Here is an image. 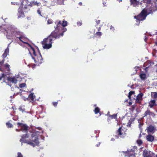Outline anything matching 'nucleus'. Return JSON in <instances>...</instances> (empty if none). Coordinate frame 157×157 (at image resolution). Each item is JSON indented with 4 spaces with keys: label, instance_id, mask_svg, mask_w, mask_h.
<instances>
[{
    "label": "nucleus",
    "instance_id": "26",
    "mask_svg": "<svg viewBox=\"0 0 157 157\" xmlns=\"http://www.w3.org/2000/svg\"><path fill=\"white\" fill-rule=\"evenodd\" d=\"M6 125L8 128H11L13 127V124L10 122H7L6 123Z\"/></svg>",
    "mask_w": 157,
    "mask_h": 157
},
{
    "label": "nucleus",
    "instance_id": "44",
    "mask_svg": "<svg viewBox=\"0 0 157 157\" xmlns=\"http://www.w3.org/2000/svg\"><path fill=\"white\" fill-rule=\"evenodd\" d=\"M37 13L40 15V16H42V15L41 14V12L40 10L39 9H38L37 10Z\"/></svg>",
    "mask_w": 157,
    "mask_h": 157
},
{
    "label": "nucleus",
    "instance_id": "3",
    "mask_svg": "<svg viewBox=\"0 0 157 157\" xmlns=\"http://www.w3.org/2000/svg\"><path fill=\"white\" fill-rule=\"evenodd\" d=\"M56 24L57 25L56 27H55V30L51 33L49 36L53 39H55L59 38L61 36H63V33H61L58 34V33L60 29H59V26L61 24V21L59 22H55Z\"/></svg>",
    "mask_w": 157,
    "mask_h": 157
},
{
    "label": "nucleus",
    "instance_id": "19",
    "mask_svg": "<svg viewBox=\"0 0 157 157\" xmlns=\"http://www.w3.org/2000/svg\"><path fill=\"white\" fill-rule=\"evenodd\" d=\"M17 37L24 44H28L29 46L30 47V46L29 45L30 44L24 41L25 40V38L22 35H21L19 36H17Z\"/></svg>",
    "mask_w": 157,
    "mask_h": 157
},
{
    "label": "nucleus",
    "instance_id": "31",
    "mask_svg": "<svg viewBox=\"0 0 157 157\" xmlns=\"http://www.w3.org/2000/svg\"><path fill=\"white\" fill-rule=\"evenodd\" d=\"M146 0H143L144 2H146L147 4H150L151 3V0H147L146 2H145Z\"/></svg>",
    "mask_w": 157,
    "mask_h": 157
},
{
    "label": "nucleus",
    "instance_id": "22",
    "mask_svg": "<svg viewBox=\"0 0 157 157\" xmlns=\"http://www.w3.org/2000/svg\"><path fill=\"white\" fill-rule=\"evenodd\" d=\"M61 24L59 26V28L60 29V27H64L67 25V21H63L62 22L61 21Z\"/></svg>",
    "mask_w": 157,
    "mask_h": 157
},
{
    "label": "nucleus",
    "instance_id": "62",
    "mask_svg": "<svg viewBox=\"0 0 157 157\" xmlns=\"http://www.w3.org/2000/svg\"><path fill=\"white\" fill-rule=\"evenodd\" d=\"M3 82H5V81L4 80Z\"/></svg>",
    "mask_w": 157,
    "mask_h": 157
},
{
    "label": "nucleus",
    "instance_id": "8",
    "mask_svg": "<svg viewBox=\"0 0 157 157\" xmlns=\"http://www.w3.org/2000/svg\"><path fill=\"white\" fill-rule=\"evenodd\" d=\"M146 130L148 134H153L156 130V128L155 126L150 124L147 127Z\"/></svg>",
    "mask_w": 157,
    "mask_h": 157
},
{
    "label": "nucleus",
    "instance_id": "50",
    "mask_svg": "<svg viewBox=\"0 0 157 157\" xmlns=\"http://www.w3.org/2000/svg\"><path fill=\"white\" fill-rule=\"evenodd\" d=\"M103 4L104 6H106V4L105 2H103Z\"/></svg>",
    "mask_w": 157,
    "mask_h": 157
},
{
    "label": "nucleus",
    "instance_id": "51",
    "mask_svg": "<svg viewBox=\"0 0 157 157\" xmlns=\"http://www.w3.org/2000/svg\"><path fill=\"white\" fill-rule=\"evenodd\" d=\"M101 27H99V28H98V31H100V30H101Z\"/></svg>",
    "mask_w": 157,
    "mask_h": 157
},
{
    "label": "nucleus",
    "instance_id": "30",
    "mask_svg": "<svg viewBox=\"0 0 157 157\" xmlns=\"http://www.w3.org/2000/svg\"><path fill=\"white\" fill-rule=\"evenodd\" d=\"M117 115L116 114H113L112 115H109V117H111L112 119H115L117 117Z\"/></svg>",
    "mask_w": 157,
    "mask_h": 157
},
{
    "label": "nucleus",
    "instance_id": "39",
    "mask_svg": "<svg viewBox=\"0 0 157 157\" xmlns=\"http://www.w3.org/2000/svg\"><path fill=\"white\" fill-rule=\"evenodd\" d=\"M53 22V21L52 20L48 19L47 21V24H50L52 23Z\"/></svg>",
    "mask_w": 157,
    "mask_h": 157
},
{
    "label": "nucleus",
    "instance_id": "17",
    "mask_svg": "<svg viewBox=\"0 0 157 157\" xmlns=\"http://www.w3.org/2000/svg\"><path fill=\"white\" fill-rule=\"evenodd\" d=\"M146 139L149 142L157 141V139H154V136L151 134H148L146 136Z\"/></svg>",
    "mask_w": 157,
    "mask_h": 157
},
{
    "label": "nucleus",
    "instance_id": "33",
    "mask_svg": "<svg viewBox=\"0 0 157 157\" xmlns=\"http://www.w3.org/2000/svg\"><path fill=\"white\" fill-rule=\"evenodd\" d=\"M101 35H102V33L101 32H97L95 33L96 35L97 36H100Z\"/></svg>",
    "mask_w": 157,
    "mask_h": 157
},
{
    "label": "nucleus",
    "instance_id": "45",
    "mask_svg": "<svg viewBox=\"0 0 157 157\" xmlns=\"http://www.w3.org/2000/svg\"><path fill=\"white\" fill-rule=\"evenodd\" d=\"M33 3L34 4V5H36L37 6H39V3L37 2L36 1L34 2H33Z\"/></svg>",
    "mask_w": 157,
    "mask_h": 157
},
{
    "label": "nucleus",
    "instance_id": "14",
    "mask_svg": "<svg viewBox=\"0 0 157 157\" xmlns=\"http://www.w3.org/2000/svg\"><path fill=\"white\" fill-rule=\"evenodd\" d=\"M52 40L53 39L49 36L47 38L44 39L42 42L45 43H50L52 44Z\"/></svg>",
    "mask_w": 157,
    "mask_h": 157
},
{
    "label": "nucleus",
    "instance_id": "34",
    "mask_svg": "<svg viewBox=\"0 0 157 157\" xmlns=\"http://www.w3.org/2000/svg\"><path fill=\"white\" fill-rule=\"evenodd\" d=\"M5 61V58H3V59L1 61H0V66H1V65L4 64H3L4 63Z\"/></svg>",
    "mask_w": 157,
    "mask_h": 157
},
{
    "label": "nucleus",
    "instance_id": "9",
    "mask_svg": "<svg viewBox=\"0 0 157 157\" xmlns=\"http://www.w3.org/2000/svg\"><path fill=\"white\" fill-rule=\"evenodd\" d=\"M36 96L34 95L33 93H32L30 94L27 98H26V99L24 100L25 101L26 100L29 101L32 103H33L36 101Z\"/></svg>",
    "mask_w": 157,
    "mask_h": 157
},
{
    "label": "nucleus",
    "instance_id": "4",
    "mask_svg": "<svg viewBox=\"0 0 157 157\" xmlns=\"http://www.w3.org/2000/svg\"><path fill=\"white\" fill-rule=\"evenodd\" d=\"M127 131V128H124L123 126L120 127L115 132L116 136L117 138L120 137L121 138L124 139L127 135L126 133Z\"/></svg>",
    "mask_w": 157,
    "mask_h": 157
},
{
    "label": "nucleus",
    "instance_id": "61",
    "mask_svg": "<svg viewBox=\"0 0 157 157\" xmlns=\"http://www.w3.org/2000/svg\"><path fill=\"white\" fill-rule=\"evenodd\" d=\"M18 18H19V17H20V16H18Z\"/></svg>",
    "mask_w": 157,
    "mask_h": 157
},
{
    "label": "nucleus",
    "instance_id": "12",
    "mask_svg": "<svg viewBox=\"0 0 157 157\" xmlns=\"http://www.w3.org/2000/svg\"><path fill=\"white\" fill-rule=\"evenodd\" d=\"M143 155L144 157H152L153 153L150 151L144 150L143 151Z\"/></svg>",
    "mask_w": 157,
    "mask_h": 157
},
{
    "label": "nucleus",
    "instance_id": "23",
    "mask_svg": "<svg viewBox=\"0 0 157 157\" xmlns=\"http://www.w3.org/2000/svg\"><path fill=\"white\" fill-rule=\"evenodd\" d=\"M140 77L141 79L144 80L146 78V75L144 73H141L140 75Z\"/></svg>",
    "mask_w": 157,
    "mask_h": 157
},
{
    "label": "nucleus",
    "instance_id": "10",
    "mask_svg": "<svg viewBox=\"0 0 157 157\" xmlns=\"http://www.w3.org/2000/svg\"><path fill=\"white\" fill-rule=\"evenodd\" d=\"M7 84L10 86H11V83H16L17 81V79L14 77H7Z\"/></svg>",
    "mask_w": 157,
    "mask_h": 157
},
{
    "label": "nucleus",
    "instance_id": "32",
    "mask_svg": "<svg viewBox=\"0 0 157 157\" xmlns=\"http://www.w3.org/2000/svg\"><path fill=\"white\" fill-rule=\"evenodd\" d=\"M60 29L62 30V33H63L67 30V29L66 28H64V27H60Z\"/></svg>",
    "mask_w": 157,
    "mask_h": 157
},
{
    "label": "nucleus",
    "instance_id": "53",
    "mask_svg": "<svg viewBox=\"0 0 157 157\" xmlns=\"http://www.w3.org/2000/svg\"><path fill=\"white\" fill-rule=\"evenodd\" d=\"M13 120H15V121H16V120H17V118H15V117H13Z\"/></svg>",
    "mask_w": 157,
    "mask_h": 157
},
{
    "label": "nucleus",
    "instance_id": "46",
    "mask_svg": "<svg viewBox=\"0 0 157 157\" xmlns=\"http://www.w3.org/2000/svg\"><path fill=\"white\" fill-rule=\"evenodd\" d=\"M100 21H101L100 20H97L96 21L97 24L96 25H98V24H99L100 22Z\"/></svg>",
    "mask_w": 157,
    "mask_h": 157
},
{
    "label": "nucleus",
    "instance_id": "54",
    "mask_svg": "<svg viewBox=\"0 0 157 157\" xmlns=\"http://www.w3.org/2000/svg\"><path fill=\"white\" fill-rule=\"evenodd\" d=\"M78 4L80 6H81L82 5V3L81 2H80Z\"/></svg>",
    "mask_w": 157,
    "mask_h": 157
},
{
    "label": "nucleus",
    "instance_id": "15",
    "mask_svg": "<svg viewBox=\"0 0 157 157\" xmlns=\"http://www.w3.org/2000/svg\"><path fill=\"white\" fill-rule=\"evenodd\" d=\"M145 9L147 12V15H148L152 13L153 12L156 10L155 8H154L151 6L149 8Z\"/></svg>",
    "mask_w": 157,
    "mask_h": 157
},
{
    "label": "nucleus",
    "instance_id": "21",
    "mask_svg": "<svg viewBox=\"0 0 157 157\" xmlns=\"http://www.w3.org/2000/svg\"><path fill=\"white\" fill-rule=\"evenodd\" d=\"M94 111V112L95 114H97L99 113L100 116H101V115L100 109L98 107H95Z\"/></svg>",
    "mask_w": 157,
    "mask_h": 157
},
{
    "label": "nucleus",
    "instance_id": "56",
    "mask_svg": "<svg viewBox=\"0 0 157 157\" xmlns=\"http://www.w3.org/2000/svg\"><path fill=\"white\" fill-rule=\"evenodd\" d=\"M114 140V139L113 138H112L111 139V140Z\"/></svg>",
    "mask_w": 157,
    "mask_h": 157
},
{
    "label": "nucleus",
    "instance_id": "38",
    "mask_svg": "<svg viewBox=\"0 0 157 157\" xmlns=\"http://www.w3.org/2000/svg\"><path fill=\"white\" fill-rule=\"evenodd\" d=\"M52 105H53L56 107L57 106L58 104V103L57 102H53L52 103Z\"/></svg>",
    "mask_w": 157,
    "mask_h": 157
},
{
    "label": "nucleus",
    "instance_id": "47",
    "mask_svg": "<svg viewBox=\"0 0 157 157\" xmlns=\"http://www.w3.org/2000/svg\"><path fill=\"white\" fill-rule=\"evenodd\" d=\"M143 124H142L141 123H140L139 125V127L140 129L141 128H142V126Z\"/></svg>",
    "mask_w": 157,
    "mask_h": 157
},
{
    "label": "nucleus",
    "instance_id": "25",
    "mask_svg": "<svg viewBox=\"0 0 157 157\" xmlns=\"http://www.w3.org/2000/svg\"><path fill=\"white\" fill-rule=\"evenodd\" d=\"M151 95L154 98H157V92H153L151 93Z\"/></svg>",
    "mask_w": 157,
    "mask_h": 157
},
{
    "label": "nucleus",
    "instance_id": "27",
    "mask_svg": "<svg viewBox=\"0 0 157 157\" xmlns=\"http://www.w3.org/2000/svg\"><path fill=\"white\" fill-rule=\"evenodd\" d=\"M137 142L139 146H140L141 144H142L143 142L142 140H137Z\"/></svg>",
    "mask_w": 157,
    "mask_h": 157
},
{
    "label": "nucleus",
    "instance_id": "57",
    "mask_svg": "<svg viewBox=\"0 0 157 157\" xmlns=\"http://www.w3.org/2000/svg\"><path fill=\"white\" fill-rule=\"evenodd\" d=\"M148 68V67H146L145 68V69L146 70V69H147Z\"/></svg>",
    "mask_w": 157,
    "mask_h": 157
},
{
    "label": "nucleus",
    "instance_id": "40",
    "mask_svg": "<svg viewBox=\"0 0 157 157\" xmlns=\"http://www.w3.org/2000/svg\"><path fill=\"white\" fill-rule=\"evenodd\" d=\"M4 32V29L2 26H0V33Z\"/></svg>",
    "mask_w": 157,
    "mask_h": 157
},
{
    "label": "nucleus",
    "instance_id": "58",
    "mask_svg": "<svg viewBox=\"0 0 157 157\" xmlns=\"http://www.w3.org/2000/svg\"><path fill=\"white\" fill-rule=\"evenodd\" d=\"M32 67L33 68H34V67H33V66H32Z\"/></svg>",
    "mask_w": 157,
    "mask_h": 157
},
{
    "label": "nucleus",
    "instance_id": "20",
    "mask_svg": "<svg viewBox=\"0 0 157 157\" xmlns=\"http://www.w3.org/2000/svg\"><path fill=\"white\" fill-rule=\"evenodd\" d=\"M9 49L8 47L5 50L4 53L3 54L2 56L3 58H6L9 54Z\"/></svg>",
    "mask_w": 157,
    "mask_h": 157
},
{
    "label": "nucleus",
    "instance_id": "11",
    "mask_svg": "<svg viewBox=\"0 0 157 157\" xmlns=\"http://www.w3.org/2000/svg\"><path fill=\"white\" fill-rule=\"evenodd\" d=\"M148 116L154 117L155 116V113L151 111L150 109H148L144 113V117H147Z\"/></svg>",
    "mask_w": 157,
    "mask_h": 157
},
{
    "label": "nucleus",
    "instance_id": "7",
    "mask_svg": "<svg viewBox=\"0 0 157 157\" xmlns=\"http://www.w3.org/2000/svg\"><path fill=\"white\" fill-rule=\"evenodd\" d=\"M17 124L18 127H20L21 128V131H25L26 132H28L29 127L26 124L18 122Z\"/></svg>",
    "mask_w": 157,
    "mask_h": 157
},
{
    "label": "nucleus",
    "instance_id": "18",
    "mask_svg": "<svg viewBox=\"0 0 157 157\" xmlns=\"http://www.w3.org/2000/svg\"><path fill=\"white\" fill-rule=\"evenodd\" d=\"M43 48L44 49H49L52 47V44L50 43H45L42 42Z\"/></svg>",
    "mask_w": 157,
    "mask_h": 157
},
{
    "label": "nucleus",
    "instance_id": "36",
    "mask_svg": "<svg viewBox=\"0 0 157 157\" xmlns=\"http://www.w3.org/2000/svg\"><path fill=\"white\" fill-rule=\"evenodd\" d=\"M154 47V50H155V51H157V42H155Z\"/></svg>",
    "mask_w": 157,
    "mask_h": 157
},
{
    "label": "nucleus",
    "instance_id": "52",
    "mask_svg": "<svg viewBox=\"0 0 157 157\" xmlns=\"http://www.w3.org/2000/svg\"><path fill=\"white\" fill-rule=\"evenodd\" d=\"M101 143L99 142V143L97 144L96 145V146L97 147H98L100 144Z\"/></svg>",
    "mask_w": 157,
    "mask_h": 157
},
{
    "label": "nucleus",
    "instance_id": "6",
    "mask_svg": "<svg viewBox=\"0 0 157 157\" xmlns=\"http://www.w3.org/2000/svg\"><path fill=\"white\" fill-rule=\"evenodd\" d=\"M10 70V65L8 63L0 66V71L7 75L9 74Z\"/></svg>",
    "mask_w": 157,
    "mask_h": 157
},
{
    "label": "nucleus",
    "instance_id": "41",
    "mask_svg": "<svg viewBox=\"0 0 157 157\" xmlns=\"http://www.w3.org/2000/svg\"><path fill=\"white\" fill-rule=\"evenodd\" d=\"M141 100H140V99H136V103H138L139 104H140L141 102L140 101H141Z\"/></svg>",
    "mask_w": 157,
    "mask_h": 157
},
{
    "label": "nucleus",
    "instance_id": "29",
    "mask_svg": "<svg viewBox=\"0 0 157 157\" xmlns=\"http://www.w3.org/2000/svg\"><path fill=\"white\" fill-rule=\"evenodd\" d=\"M26 85V84L25 83H21L19 85V87L21 88H22L25 87Z\"/></svg>",
    "mask_w": 157,
    "mask_h": 157
},
{
    "label": "nucleus",
    "instance_id": "48",
    "mask_svg": "<svg viewBox=\"0 0 157 157\" xmlns=\"http://www.w3.org/2000/svg\"><path fill=\"white\" fill-rule=\"evenodd\" d=\"M156 2H157L155 3V9H156V10H157V0H156Z\"/></svg>",
    "mask_w": 157,
    "mask_h": 157
},
{
    "label": "nucleus",
    "instance_id": "1",
    "mask_svg": "<svg viewBox=\"0 0 157 157\" xmlns=\"http://www.w3.org/2000/svg\"><path fill=\"white\" fill-rule=\"evenodd\" d=\"M39 133L40 132L38 131L34 132L31 135V136L29 137L27 134L23 135L20 141H22L24 143L34 147L39 143L38 138V135Z\"/></svg>",
    "mask_w": 157,
    "mask_h": 157
},
{
    "label": "nucleus",
    "instance_id": "42",
    "mask_svg": "<svg viewBox=\"0 0 157 157\" xmlns=\"http://www.w3.org/2000/svg\"><path fill=\"white\" fill-rule=\"evenodd\" d=\"M77 25L78 26H80L82 25V22H78L77 23Z\"/></svg>",
    "mask_w": 157,
    "mask_h": 157
},
{
    "label": "nucleus",
    "instance_id": "13",
    "mask_svg": "<svg viewBox=\"0 0 157 157\" xmlns=\"http://www.w3.org/2000/svg\"><path fill=\"white\" fill-rule=\"evenodd\" d=\"M148 106L150 108H153L154 106L157 105L156 100L155 99L151 100L148 102Z\"/></svg>",
    "mask_w": 157,
    "mask_h": 157
},
{
    "label": "nucleus",
    "instance_id": "37",
    "mask_svg": "<svg viewBox=\"0 0 157 157\" xmlns=\"http://www.w3.org/2000/svg\"><path fill=\"white\" fill-rule=\"evenodd\" d=\"M17 157H23V156L21 152H18L17 153Z\"/></svg>",
    "mask_w": 157,
    "mask_h": 157
},
{
    "label": "nucleus",
    "instance_id": "28",
    "mask_svg": "<svg viewBox=\"0 0 157 157\" xmlns=\"http://www.w3.org/2000/svg\"><path fill=\"white\" fill-rule=\"evenodd\" d=\"M134 93V91H131L129 92V93H128V98H129V99H131V96L132 94H133Z\"/></svg>",
    "mask_w": 157,
    "mask_h": 157
},
{
    "label": "nucleus",
    "instance_id": "63",
    "mask_svg": "<svg viewBox=\"0 0 157 157\" xmlns=\"http://www.w3.org/2000/svg\"><path fill=\"white\" fill-rule=\"evenodd\" d=\"M156 157H157V155H156Z\"/></svg>",
    "mask_w": 157,
    "mask_h": 157
},
{
    "label": "nucleus",
    "instance_id": "24",
    "mask_svg": "<svg viewBox=\"0 0 157 157\" xmlns=\"http://www.w3.org/2000/svg\"><path fill=\"white\" fill-rule=\"evenodd\" d=\"M143 95V93H140L136 97V98L140 99V100H142V97Z\"/></svg>",
    "mask_w": 157,
    "mask_h": 157
},
{
    "label": "nucleus",
    "instance_id": "43",
    "mask_svg": "<svg viewBox=\"0 0 157 157\" xmlns=\"http://www.w3.org/2000/svg\"><path fill=\"white\" fill-rule=\"evenodd\" d=\"M110 29L112 31H113L114 30H115L114 27H113L112 25H111L110 27Z\"/></svg>",
    "mask_w": 157,
    "mask_h": 157
},
{
    "label": "nucleus",
    "instance_id": "55",
    "mask_svg": "<svg viewBox=\"0 0 157 157\" xmlns=\"http://www.w3.org/2000/svg\"><path fill=\"white\" fill-rule=\"evenodd\" d=\"M129 104H130V105H131L132 104L131 102H129Z\"/></svg>",
    "mask_w": 157,
    "mask_h": 157
},
{
    "label": "nucleus",
    "instance_id": "2",
    "mask_svg": "<svg viewBox=\"0 0 157 157\" xmlns=\"http://www.w3.org/2000/svg\"><path fill=\"white\" fill-rule=\"evenodd\" d=\"M29 45L30 46L33 53V56H32V58L34 60L36 65L39 66L43 62V59L39 49L38 48L37 51L36 52L34 48L31 45Z\"/></svg>",
    "mask_w": 157,
    "mask_h": 157
},
{
    "label": "nucleus",
    "instance_id": "60",
    "mask_svg": "<svg viewBox=\"0 0 157 157\" xmlns=\"http://www.w3.org/2000/svg\"><path fill=\"white\" fill-rule=\"evenodd\" d=\"M155 66L157 68V65H156Z\"/></svg>",
    "mask_w": 157,
    "mask_h": 157
},
{
    "label": "nucleus",
    "instance_id": "5",
    "mask_svg": "<svg viewBox=\"0 0 157 157\" xmlns=\"http://www.w3.org/2000/svg\"><path fill=\"white\" fill-rule=\"evenodd\" d=\"M145 9H144L138 15L134 16V18L139 21H143L146 19L148 15Z\"/></svg>",
    "mask_w": 157,
    "mask_h": 157
},
{
    "label": "nucleus",
    "instance_id": "16",
    "mask_svg": "<svg viewBox=\"0 0 157 157\" xmlns=\"http://www.w3.org/2000/svg\"><path fill=\"white\" fill-rule=\"evenodd\" d=\"M130 4L133 7H136L140 4V2L137 0H130Z\"/></svg>",
    "mask_w": 157,
    "mask_h": 157
},
{
    "label": "nucleus",
    "instance_id": "49",
    "mask_svg": "<svg viewBox=\"0 0 157 157\" xmlns=\"http://www.w3.org/2000/svg\"><path fill=\"white\" fill-rule=\"evenodd\" d=\"M15 130L17 132H19L21 131V129H16Z\"/></svg>",
    "mask_w": 157,
    "mask_h": 157
},
{
    "label": "nucleus",
    "instance_id": "35",
    "mask_svg": "<svg viewBox=\"0 0 157 157\" xmlns=\"http://www.w3.org/2000/svg\"><path fill=\"white\" fill-rule=\"evenodd\" d=\"M6 75H5L3 73L1 75H0V81L1 80L2 78H4Z\"/></svg>",
    "mask_w": 157,
    "mask_h": 157
},
{
    "label": "nucleus",
    "instance_id": "59",
    "mask_svg": "<svg viewBox=\"0 0 157 157\" xmlns=\"http://www.w3.org/2000/svg\"><path fill=\"white\" fill-rule=\"evenodd\" d=\"M94 106H95V107H96V105H94Z\"/></svg>",
    "mask_w": 157,
    "mask_h": 157
}]
</instances>
